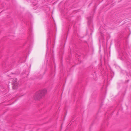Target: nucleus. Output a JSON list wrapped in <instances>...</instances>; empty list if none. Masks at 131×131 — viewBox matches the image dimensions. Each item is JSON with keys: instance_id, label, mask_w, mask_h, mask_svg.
<instances>
[{"instance_id": "1", "label": "nucleus", "mask_w": 131, "mask_h": 131, "mask_svg": "<svg viewBox=\"0 0 131 131\" xmlns=\"http://www.w3.org/2000/svg\"><path fill=\"white\" fill-rule=\"evenodd\" d=\"M47 93V90L45 89L37 92L34 95L35 100H38L40 99L44 96Z\"/></svg>"}, {"instance_id": "2", "label": "nucleus", "mask_w": 131, "mask_h": 131, "mask_svg": "<svg viewBox=\"0 0 131 131\" xmlns=\"http://www.w3.org/2000/svg\"><path fill=\"white\" fill-rule=\"evenodd\" d=\"M12 84L13 88L14 89H16L19 86V85L17 80H15V81L13 82Z\"/></svg>"}]
</instances>
